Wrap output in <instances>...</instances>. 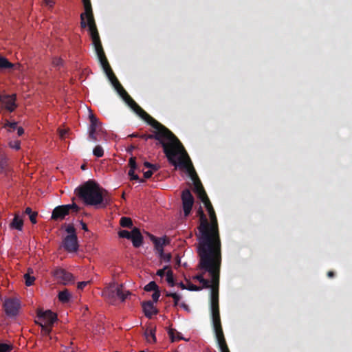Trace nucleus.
<instances>
[{"label":"nucleus","mask_w":352,"mask_h":352,"mask_svg":"<svg viewBox=\"0 0 352 352\" xmlns=\"http://www.w3.org/2000/svg\"><path fill=\"white\" fill-rule=\"evenodd\" d=\"M134 148H135V146H133V145H131V147H130V148H129V151H131V150H133V149H134Z\"/></svg>","instance_id":"nucleus-62"},{"label":"nucleus","mask_w":352,"mask_h":352,"mask_svg":"<svg viewBox=\"0 0 352 352\" xmlns=\"http://www.w3.org/2000/svg\"><path fill=\"white\" fill-rule=\"evenodd\" d=\"M204 204L205 208L207 210H211V209H213L212 205L208 197V195H204V197H201L199 198Z\"/></svg>","instance_id":"nucleus-32"},{"label":"nucleus","mask_w":352,"mask_h":352,"mask_svg":"<svg viewBox=\"0 0 352 352\" xmlns=\"http://www.w3.org/2000/svg\"><path fill=\"white\" fill-rule=\"evenodd\" d=\"M136 170H138V172H142L143 171V170L140 169V167L138 166V168L136 169Z\"/></svg>","instance_id":"nucleus-61"},{"label":"nucleus","mask_w":352,"mask_h":352,"mask_svg":"<svg viewBox=\"0 0 352 352\" xmlns=\"http://www.w3.org/2000/svg\"><path fill=\"white\" fill-rule=\"evenodd\" d=\"M160 296V290L154 292V293L152 294L153 300L154 302H157Z\"/></svg>","instance_id":"nucleus-46"},{"label":"nucleus","mask_w":352,"mask_h":352,"mask_svg":"<svg viewBox=\"0 0 352 352\" xmlns=\"http://www.w3.org/2000/svg\"><path fill=\"white\" fill-rule=\"evenodd\" d=\"M59 135L61 139H64L66 138V135L68 133L67 129H59Z\"/></svg>","instance_id":"nucleus-47"},{"label":"nucleus","mask_w":352,"mask_h":352,"mask_svg":"<svg viewBox=\"0 0 352 352\" xmlns=\"http://www.w3.org/2000/svg\"><path fill=\"white\" fill-rule=\"evenodd\" d=\"M206 352H211V351H206Z\"/></svg>","instance_id":"nucleus-64"},{"label":"nucleus","mask_w":352,"mask_h":352,"mask_svg":"<svg viewBox=\"0 0 352 352\" xmlns=\"http://www.w3.org/2000/svg\"><path fill=\"white\" fill-rule=\"evenodd\" d=\"M144 290L146 292H155L159 290V287L155 281H151L144 287Z\"/></svg>","instance_id":"nucleus-33"},{"label":"nucleus","mask_w":352,"mask_h":352,"mask_svg":"<svg viewBox=\"0 0 352 352\" xmlns=\"http://www.w3.org/2000/svg\"><path fill=\"white\" fill-rule=\"evenodd\" d=\"M129 137H138V135L133 133L131 135H129Z\"/></svg>","instance_id":"nucleus-60"},{"label":"nucleus","mask_w":352,"mask_h":352,"mask_svg":"<svg viewBox=\"0 0 352 352\" xmlns=\"http://www.w3.org/2000/svg\"><path fill=\"white\" fill-rule=\"evenodd\" d=\"M89 281H82V282H79L78 283V289H83V288L85 287H86L88 284H89Z\"/></svg>","instance_id":"nucleus-48"},{"label":"nucleus","mask_w":352,"mask_h":352,"mask_svg":"<svg viewBox=\"0 0 352 352\" xmlns=\"http://www.w3.org/2000/svg\"><path fill=\"white\" fill-rule=\"evenodd\" d=\"M132 241L133 245L135 248L140 247L143 243V236L140 230L138 228H133L131 230V237L130 239Z\"/></svg>","instance_id":"nucleus-18"},{"label":"nucleus","mask_w":352,"mask_h":352,"mask_svg":"<svg viewBox=\"0 0 352 352\" xmlns=\"http://www.w3.org/2000/svg\"><path fill=\"white\" fill-rule=\"evenodd\" d=\"M16 100V94H5L3 96L0 94V102L3 104L4 109L10 113L14 111L17 107Z\"/></svg>","instance_id":"nucleus-15"},{"label":"nucleus","mask_w":352,"mask_h":352,"mask_svg":"<svg viewBox=\"0 0 352 352\" xmlns=\"http://www.w3.org/2000/svg\"><path fill=\"white\" fill-rule=\"evenodd\" d=\"M131 180H138L140 183L144 182V179H140L139 176L137 174H134L131 178Z\"/></svg>","instance_id":"nucleus-50"},{"label":"nucleus","mask_w":352,"mask_h":352,"mask_svg":"<svg viewBox=\"0 0 352 352\" xmlns=\"http://www.w3.org/2000/svg\"><path fill=\"white\" fill-rule=\"evenodd\" d=\"M334 276H335V274H334V272H332V271H329V272H328V273H327V276H328L329 278H333Z\"/></svg>","instance_id":"nucleus-57"},{"label":"nucleus","mask_w":352,"mask_h":352,"mask_svg":"<svg viewBox=\"0 0 352 352\" xmlns=\"http://www.w3.org/2000/svg\"><path fill=\"white\" fill-rule=\"evenodd\" d=\"M53 275L57 282L63 285L72 284L74 282L73 275L62 268L56 269L53 272Z\"/></svg>","instance_id":"nucleus-12"},{"label":"nucleus","mask_w":352,"mask_h":352,"mask_svg":"<svg viewBox=\"0 0 352 352\" xmlns=\"http://www.w3.org/2000/svg\"><path fill=\"white\" fill-rule=\"evenodd\" d=\"M150 238L154 243L155 248L160 254H163V246L164 245V240L162 241L161 239L157 238L156 236L151 234Z\"/></svg>","instance_id":"nucleus-21"},{"label":"nucleus","mask_w":352,"mask_h":352,"mask_svg":"<svg viewBox=\"0 0 352 352\" xmlns=\"http://www.w3.org/2000/svg\"><path fill=\"white\" fill-rule=\"evenodd\" d=\"M63 247L69 252H75L78 250V243L76 234H68L63 239Z\"/></svg>","instance_id":"nucleus-17"},{"label":"nucleus","mask_w":352,"mask_h":352,"mask_svg":"<svg viewBox=\"0 0 352 352\" xmlns=\"http://www.w3.org/2000/svg\"><path fill=\"white\" fill-rule=\"evenodd\" d=\"M169 269L168 266H165L163 269L158 270L156 274L160 277H162L166 274V270Z\"/></svg>","instance_id":"nucleus-45"},{"label":"nucleus","mask_w":352,"mask_h":352,"mask_svg":"<svg viewBox=\"0 0 352 352\" xmlns=\"http://www.w3.org/2000/svg\"><path fill=\"white\" fill-rule=\"evenodd\" d=\"M16 130L19 136H21L24 133V129L21 126H18Z\"/></svg>","instance_id":"nucleus-52"},{"label":"nucleus","mask_w":352,"mask_h":352,"mask_svg":"<svg viewBox=\"0 0 352 352\" xmlns=\"http://www.w3.org/2000/svg\"><path fill=\"white\" fill-rule=\"evenodd\" d=\"M45 3L47 6L50 7H52L55 3L54 0H45Z\"/></svg>","instance_id":"nucleus-53"},{"label":"nucleus","mask_w":352,"mask_h":352,"mask_svg":"<svg viewBox=\"0 0 352 352\" xmlns=\"http://www.w3.org/2000/svg\"><path fill=\"white\" fill-rule=\"evenodd\" d=\"M36 323L41 327V333L44 336H48L52 331V326L43 324L42 322L36 321Z\"/></svg>","instance_id":"nucleus-29"},{"label":"nucleus","mask_w":352,"mask_h":352,"mask_svg":"<svg viewBox=\"0 0 352 352\" xmlns=\"http://www.w3.org/2000/svg\"><path fill=\"white\" fill-rule=\"evenodd\" d=\"M93 154L97 157H101L104 155V150L100 145H97L93 150Z\"/></svg>","instance_id":"nucleus-34"},{"label":"nucleus","mask_w":352,"mask_h":352,"mask_svg":"<svg viewBox=\"0 0 352 352\" xmlns=\"http://www.w3.org/2000/svg\"><path fill=\"white\" fill-rule=\"evenodd\" d=\"M145 338L148 342H155L156 341L155 328L146 329L145 331Z\"/></svg>","instance_id":"nucleus-25"},{"label":"nucleus","mask_w":352,"mask_h":352,"mask_svg":"<svg viewBox=\"0 0 352 352\" xmlns=\"http://www.w3.org/2000/svg\"><path fill=\"white\" fill-rule=\"evenodd\" d=\"M179 285H180V287H181L182 289H186V287H185V285H184V284L183 283H179Z\"/></svg>","instance_id":"nucleus-59"},{"label":"nucleus","mask_w":352,"mask_h":352,"mask_svg":"<svg viewBox=\"0 0 352 352\" xmlns=\"http://www.w3.org/2000/svg\"><path fill=\"white\" fill-rule=\"evenodd\" d=\"M129 295H131V292L127 290L124 291L122 285H116L115 283L110 284L102 292V296L110 302H113L116 298L123 302Z\"/></svg>","instance_id":"nucleus-8"},{"label":"nucleus","mask_w":352,"mask_h":352,"mask_svg":"<svg viewBox=\"0 0 352 352\" xmlns=\"http://www.w3.org/2000/svg\"><path fill=\"white\" fill-rule=\"evenodd\" d=\"M101 197H102V201L101 204L98 206H100L102 208H105L107 205L110 204L111 198L109 197V192L105 189L102 188L101 192Z\"/></svg>","instance_id":"nucleus-24"},{"label":"nucleus","mask_w":352,"mask_h":352,"mask_svg":"<svg viewBox=\"0 0 352 352\" xmlns=\"http://www.w3.org/2000/svg\"><path fill=\"white\" fill-rule=\"evenodd\" d=\"M24 278L25 280V285L27 286H31L33 285L35 278L34 276H30L29 274H25L24 275Z\"/></svg>","instance_id":"nucleus-39"},{"label":"nucleus","mask_w":352,"mask_h":352,"mask_svg":"<svg viewBox=\"0 0 352 352\" xmlns=\"http://www.w3.org/2000/svg\"><path fill=\"white\" fill-rule=\"evenodd\" d=\"M198 268L199 270H201V268L199 267V263L198 264ZM201 270H204V272H206L204 269H201ZM206 272H208V271H206ZM208 273L210 274L209 272H208ZM210 275L211 276V278H212L211 282L208 279H205L204 278V275L202 274H197V276H195V278L197 279L201 284H202V286L204 288H211V291H210V304H211L212 303V291L213 290L217 291V294H219V278L218 279V281L214 282L212 276L211 274H210ZM219 276H220V273L219 274ZM218 307H219V304H218Z\"/></svg>","instance_id":"nucleus-11"},{"label":"nucleus","mask_w":352,"mask_h":352,"mask_svg":"<svg viewBox=\"0 0 352 352\" xmlns=\"http://www.w3.org/2000/svg\"><path fill=\"white\" fill-rule=\"evenodd\" d=\"M180 306H181L182 307H183L184 309H188V305H187L186 303H184V302L182 303V304L180 305Z\"/></svg>","instance_id":"nucleus-58"},{"label":"nucleus","mask_w":352,"mask_h":352,"mask_svg":"<svg viewBox=\"0 0 352 352\" xmlns=\"http://www.w3.org/2000/svg\"><path fill=\"white\" fill-rule=\"evenodd\" d=\"M11 170L9 159L5 155L0 154V173L8 175Z\"/></svg>","instance_id":"nucleus-20"},{"label":"nucleus","mask_w":352,"mask_h":352,"mask_svg":"<svg viewBox=\"0 0 352 352\" xmlns=\"http://www.w3.org/2000/svg\"><path fill=\"white\" fill-rule=\"evenodd\" d=\"M9 146L12 148L19 150L21 148V142L19 140L10 141L9 142Z\"/></svg>","instance_id":"nucleus-42"},{"label":"nucleus","mask_w":352,"mask_h":352,"mask_svg":"<svg viewBox=\"0 0 352 352\" xmlns=\"http://www.w3.org/2000/svg\"><path fill=\"white\" fill-rule=\"evenodd\" d=\"M72 210L77 212L79 207L76 204L58 206L53 210L51 219L54 221H61L69 214Z\"/></svg>","instance_id":"nucleus-9"},{"label":"nucleus","mask_w":352,"mask_h":352,"mask_svg":"<svg viewBox=\"0 0 352 352\" xmlns=\"http://www.w3.org/2000/svg\"><path fill=\"white\" fill-rule=\"evenodd\" d=\"M63 64V60L61 58H55L53 60V65L56 67H58L62 65Z\"/></svg>","instance_id":"nucleus-49"},{"label":"nucleus","mask_w":352,"mask_h":352,"mask_svg":"<svg viewBox=\"0 0 352 352\" xmlns=\"http://www.w3.org/2000/svg\"><path fill=\"white\" fill-rule=\"evenodd\" d=\"M102 187L93 179H89L76 189L77 196L87 206H98L101 204Z\"/></svg>","instance_id":"nucleus-4"},{"label":"nucleus","mask_w":352,"mask_h":352,"mask_svg":"<svg viewBox=\"0 0 352 352\" xmlns=\"http://www.w3.org/2000/svg\"><path fill=\"white\" fill-rule=\"evenodd\" d=\"M190 289L193 291H198L200 289V288L196 285H192L190 287Z\"/></svg>","instance_id":"nucleus-55"},{"label":"nucleus","mask_w":352,"mask_h":352,"mask_svg":"<svg viewBox=\"0 0 352 352\" xmlns=\"http://www.w3.org/2000/svg\"><path fill=\"white\" fill-rule=\"evenodd\" d=\"M81 168L84 170L85 168V165H82Z\"/></svg>","instance_id":"nucleus-63"},{"label":"nucleus","mask_w":352,"mask_h":352,"mask_svg":"<svg viewBox=\"0 0 352 352\" xmlns=\"http://www.w3.org/2000/svg\"><path fill=\"white\" fill-rule=\"evenodd\" d=\"M107 78L118 94L129 107L155 129L153 134L143 135L141 138L145 140L149 139L157 140V144L163 147L164 153L169 163L177 166V155L184 149L179 139L168 128L148 115L133 100L122 86L115 74Z\"/></svg>","instance_id":"nucleus-1"},{"label":"nucleus","mask_w":352,"mask_h":352,"mask_svg":"<svg viewBox=\"0 0 352 352\" xmlns=\"http://www.w3.org/2000/svg\"><path fill=\"white\" fill-rule=\"evenodd\" d=\"M118 235L121 238H126L127 239H130L131 237V232H129L128 230H120L118 232Z\"/></svg>","instance_id":"nucleus-40"},{"label":"nucleus","mask_w":352,"mask_h":352,"mask_svg":"<svg viewBox=\"0 0 352 352\" xmlns=\"http://www.w3.org/2000/svg\"><path fill=\"white\" fill-rule=\"evenodd\" d=\"M25 213L29 215V218L32 223H36V217L38 215L37 212H33L30 207H28L25 210Z\"/></svg>","instance_id":"nucleus-28"},{"label":"nucleus","mask_w":352,"mask_h":352,"mask_svg":"<svg viewBox=\"0 0 352 352\" xmlns=\"http://www.w3.org/2000/svg\"><path fill=\"white\" fill-rule=\"evenodd\" d=\"M166 281L168 282V283L172 287L174 286L175 282H174V278H173V271L170 269H168V271L166 272Z\"/></svg>","instance_id":"nucleus-36"},{"label":"nucleus","mask_w":352,"mask_h":352,"mask_svg":"<svg viewBox=\"0 0 352 352\" xmlns=\"http://www.w3.org/2000/svg\"><path fill=\"white\" fill-rule=\"evenodd\" d=\"M23 226V221L18 214H15L14 219L10 224L11 228L21 230Z\"/></svg>","instance_id":"nucleus-22"},{"label":"nucleus","mask_w":352,"mask_h":352,"mask_svg":"<svg viewBox=\"0 0 352 352\" xmlns=\"http://www.w3.org/2000/svg\"><path fill=\"white\" fill-rule=\"evenodd\" d=\"M210 221L208 220L207 236L204 239V256L199 267L208 271L212 276L214 282L218 281L221 265V241L217 218L214 208L207 210Z\"/></svg>","instance_id":"nucleus-2"},{"label":"nucleus","mask_w":352,"mask_h":352,"mask_svg":"<svg viewBox=\"0 0 352 352\" xmlns=\"http://www.w3.org/2000/svg\"><path fill=\"white\" fill-rule=\"evenodd\" d=\"M6 314L8 316H15L17 315L19 308V301L16 298H8L5 300L3 304Z\"/></svg>","instance_id":"nucleus-16"},{"label":"nucleus","mask_w":352,"mask_h":352,"mask_svg":"<svg viewBox=\"0 0 352 352\" xmlns=\"http://www.w3.org/2000/svg\"><path fill=\"white\" fill-rule=\"evenodd\" d=\"M153 173L154 172H153V170H150L145 171V172H144V177L145 179H148L153 175Z\"/></svg>","instance_id":"nucleus-51"},{"label":"nucleus","mask_w":352,"mask_h":352,"mask_svg":"<svg viewBox=\"0 0 352 352\" xmlns=\"http://www.w3.org/2000/svg\"><path fill=\"white\" fill-rule=\"evenodd\" d=\"M180 153L181 155L179 157L177 156V166L179 165L180 168L186 169L188 173L193 182V190L197 195L198 198L204 197V195H206L207 194L192 166L189 156L184 149Z\"/></svg>","instance_id":"nucleus-6"},{"label":"nucleus","mask_w":352,"mask_h":352,"mask_svg":"<svg viewBox=\"0 0 352 352\" xmlns=\"http://www.w3.org/2000/svg\"><path fill=\"white\" fill-rule=\"evenodd\" d=\"M80 224H81V226H82V229L84 230L85 231H88V228H87V226L85 223H84L82 221L80 222Z\"/></svg>","instance_id":"nucleus-54"},{"label":"nucleus","mask_w":352,"mask_h":352,"mask_svg":"<svg viewBox=\"0 0 352 352\" xmlns=\"http://www.w3.org/2000/svg\"><path fill=\"white\" fill-rule=\"evenodd\" d=\"M90 125L89 127V140L97 142L98 141V136L102 132V124L99 122L98 119L93 114L89 116Z\"/></svg>","instance_id":"nucleus-10"},{"label":"nucleus","mask_w":352,"mask_h":352,"mask_svg":"<svg viewBox=\"0 0 352 352\" xmlns=\"http://www.w3.org/2000/svg\"><path fill=\"white\" fill-rule=\"evenodd\" d=\"M13 67V64L4 57H0V68L10 69Z\"/></svg>","instance_id":"nucleus-31"},{"label":"nucleus","mask_w":352,"mask_h":352,"mask_svg":"<svg viewBox=\"0 0 352 352\" xmlns=\"http://www.w3.org/2000/svg\"><path fill=\"white\" fill-rule=\"evenodd\" d=\"M161 258H162L165 262H170V259H171V254L168 253V254H164L163 252V254H160Z\"/></svg>","instance_id":"nucleus-44"},{"label":"nucleus","mask_w":352,"mask_h":352,"mask_svg":"<svg viewBox=\"0 0 352 352\" xmlns=\"http://www.w3.org/2000/svg\"><path fill=\"white\" fill-rule=\"evenodd\" d=\"M166 296L173 298L174 307H177L178 305L179 301L181 299V296L178 294L166 292Z\"/></svg>","instance_id":"nucleus-35"},{"label":"nucleus","mask_w":352,"mask_h":352,"mask_svg":"<svg viewBox=\"0 0 352 352\" xmlns=\"http://www.w3.org/2000/svg\"><path fill=\"white\" fill-rule=\"evenodd\" d=\"M182 207L185 217H188L194 204V197L189 189H185L182 192Z\"/></svg>","instance_id":"nucleus-13"},{"label":"nucleus","mask_w":352,"mask_h":352,"mask_svg":"<svg viewBox=\"0 0 352 352\" xmlns=\"http://www.w3.org/2000/svg\"><path fill=\"white\" fill-rule=\"evenodd\" d=\"M12 349L13 346L11 344L0 343V352H10Z\"/></svg>","instance_id":"nucleus-38"},{"label":"nucleus","mask_w":352,"mask_h":352,"mask_svg":"<svg viewBox=\"0 0 352 352\" xmlns=\"http://www.w3.org/2000/svg\"><path fill=\"white\" fill-rule=\"evenodd\" d=\"M85 12L80 14V27H88L89 34L98 60L107 77L114 74L104 52L99 33L95 22L90 0H82Z\"/></svg>","instance_id":"nucleus-3"},{"label":"nucleus","mask_w":352,"mask_h":352,"mask_svg":"<svg viewBox=\"0 0 352 352\" xmlns=\"http://www.w3.org/2000/svg\"><path fill=\"white\" fill-rule=\"evenodd\" d=\"M37 318L38 320L36 321L42 322L43 324L51 326H52L57 320L56 314L50 310L43 311L38 309L37 311Z\"/></svg>","instance_id":"nucleus-14"},{"label":"nucleus","mask_w":352,"mask_h":352,"mask_svg":"<svg viewBox=\"0 0 352 352\" xmlns=\"http://www.w3.org/2000/svg\"><path fill=\"white\" fill-rule=\"evenodd\" d=\"M212 294L211 318L218 346L221 352H230L221 326L217 291L213 290Z\"/></svg>","instance_id":"nucleus-5"},{"label":"nucleus","mask_w":352,"mask_h":352,"mask_svg":"<svg viewBox=\"0 0 352 352\" xmlns=\"http://www.w3.org/2000/svg\"><path fill=\"white\" fill-rule=\"evenodd\" d=\"M135 170H133V169H130L129 171V176L130 177V178L134 175L135 174Z\"/></svg>","instance_id":"nucleus-56"},{"label":"nucleus","mask_w":352,"mask_h":352,"mask_svg":"<svg viewBox=\"0 0 352 352\" xmlns=\"http://www.w3.org/2000/svg\"><path fill=\"white\" fill-rule=\"evenodd\" d=\"M58 300L63 303H67L70 300L72 295L68 289H65L58 293Z\"/></svg>","instance_id":"nucleus-23"},{"label":"nucleus","mask_w":352,"mask_h":352,"mask_svg":"<svg viewBox=\"0 0 352 352\" xmlns=\"http://www.w3.org/2000/svg\"><path fill=\"white\" fill-rule=\"evenodd\" d=\"M168 335L171 340V342H175L181 340H184V338L181 336V333L177 332L175 329H170L168 330Z\"/></svg>","instance_id":"nucleus-26"},{"label":"nucleus","mask_w":352,"mask_h":352,"mask_svg":"<svg viewBox=\"0 0 352 352\" xmlns=\"http://www.w3.org/2000/svg\"><path fill=\"white\" fill-rule=\"evenodd\" d=\"M197 215L199 217V224L197 227L198 232L196 233V236L198 241L197 252L199 257V262H202V256H204V239H206V236L208 235L206 226L209 225L208 224V219L201 207H200L197 210Z\"/></svg>","instance_id":"nucleus-7"},{"label":"nucleus","mask_w":352,"mask_h":352,"mask_svg":"<svg viewBox=\"0 0 352 352\" xmlns=\"http://www.w3.org/2000/svg\"><path fill=\"white\" fill-rule=\"evenodd\" d=\"M142 309L145 316L148 318L157 314V309L150 300L142 302Z\"/></svg>","instance_id":"nucleus-19"},{"label":"nucleus","mask_w":352,"mask_h":352,"mask_svg":"<svg viewBox=\"0 0 352 352\" xmlns=\"http://www.w3.org/2000/svg\"><path fill=\"white\" fill-rule=\"evenodd\" d=\"M65 230L68 233V234H76V229L73 225H69Z\"/></svg>","instance_id":"nucleus-43"},{"label":"nucleus","mask_w":352,"mask_h":352,"mask_svg":"<svg viewBox=\"0 0 352 352\" xmlns=\"http://www.w3.org/2000/svg\"><path fill=\"white\" fill-rule=\"evenodd\" d=\"M3 127L6 129H7L8 132H13L14 130L16 129L17 126V122H10L8 120H6L5 123L3 126Z\"/></svg>","instance_id":"nucleus-27"},{"label":"nucleus","mask_w":352,"mask_h":352,"mask_svg":"<svg viewBox=\"0 0 352 352\" xmlns=\"http://www.w3.org/2000/svg\"><path fill=\"white\" fill-rule=\"evenodd\" d=\"M129 166L130 169L135 170L138 168V164L136 163V159L135 157H131L129 160Z\"/></svg>","instance_id":"nucleus-41"},{"label":"nucleus","mask_w":352,"mask_h":352,"mask_svg":"<svg viewBox=\"0 0 352 352\" xmlns=\"http://www.w3.org/2000/svg\"><path fill=\"white\" fill-rule=\"evenodd\" d=\"M144 167L149 168L150 170H153V172H155L158 170L160 168V165L157 164H151L148 162H145L144 163Z\"/></svg>","instance_id":"nucleus-37"},{"label":"nucleus","mask_w":352,"mask_h":352,"mask_svg":"<svg viewBox=\"0 0 352 352\" xmlns=\"http://www.w3.org/2000/svg\"><path fill=\"white\" fill-rule=\"evenodd\" d=\"M120 224L123 228H131L133 226V222L131 218L123 217L120 219Z\"/></svg>","instance_id":"nucleus-30"}]
</instances>
